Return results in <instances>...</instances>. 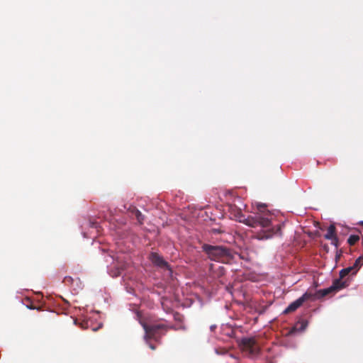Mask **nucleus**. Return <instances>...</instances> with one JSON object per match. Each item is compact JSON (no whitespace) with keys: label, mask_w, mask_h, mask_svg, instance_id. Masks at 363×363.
Here are the masks:
<instances>
[{"label":"nucleus","mask_w":363,"mask_h":363,"mask_svg":"<svg viewBox=\"0 0 363 363\" xmlns=\"http://www.w3.org/2000/svg\"><path fill=\"white\" fill-rule=\"evenodd\" d=\"M257 211L255 213L254 216L245 217L241 209L236 206L230 205L229 206V212L235 220L252 228H263L256 235L258 240L269 239L274 235L281 236L284 223H275L274 214L267 209L265 204L257 203Z\"/></svg>","instance_id":"obj_1"},{"label":"nucleus","mask_w":363,"mask_h":363,"mask_svg":"<svg viewBox=\"0 0 363 363\" xmlns=\"http://www.w3.org/2000/svg\"><path fill=\"white\" fill-rule=\"evenodd\" d=\"M201 249L208 259L223 264H233L239 256L238 253L225 245L203 244Z\"/></svg>","instance_id":"obj_2"},{"label":"nucleus","mask_w":363,"mask_h":363,"mask_svg":"<svg viewBox=\"0 0 363 363\" xmlns=\"http://www.w3.org/2000/svg\"><path fill=\"white\" fill-rule=\"evenodd\" d=\"M142 325L145 332V339L147 342L152 339L157 341L168 330V327L164 324H153L149 325L143 323Z\"/></svg>","instance_id":"obj_3"},{"label":"nucleus","mask_w":363,"mask_h":363,"mask_svg":"<svg viewBox=\"0 0 363 363\" xmlns=\"http://www.w3.org/2000/svg\"><path fill=\"white\" fill-rule=\"evenodd\" d=\"M316 300H318L317 291H313L312 290L308 289L300 298L291 303L284 310V313H292L301 307L303 303L306 301H315Z\"/></svg>","instance_id":"obj_4"},{"label":"nucleus","mask_w":363,"mask_h":363,"mask_svg":"<svg viewBox=\"0 0 363 363\" xmlns=\"http://www.w3.org/2000/svg\"><path fill=\"white\" fill-rule=\"evenodd\" d=\"M239 347L249 357L257 356L260 352V347L255 337L242 338L240 341Z\"/></svg>","instance_id":"obj_5"},{"label":"nucleus","mask_w":363,"mask_h":363,"mask_svg":"<svg viewBox=\"0 0 363 363\" xmlns=\"http://www.w3.org/2000/svg\"><path fill=\"white\" fill-rule=\"evenodd\" d=\"M150 259L155 265L160 268L170 269L168 262H166L162 257L156 252H152L150 255Z\"/></svg>","instance_id":"obj_6"},{"label":"nucleus","mask_w":363,"mask_h":363,"mask_svg":"<svg viewBox=\"0 0 363 363\" xmlns=\"http://www.w3.org/2000/svg\"><path fill=\"white\" fill-rule=\"evenodd\" d=\"M334 291L336 292L340 289H342L348 286L347 280H342V279H338L333 281L331 285Z\"/></svg>","instance_id":"obj_7"},{"label":"nucleus","mask_w":363,"mask_h":363,"mask_svg":"<svg viewBox=\"0 0 363 363\" xmlns=\"http://www.w3.org/2000/svg\"><path fill=\"white\" fill-rule=\"evenodd\" d=\"M336 235V228L334 224H331L327 230V233L324 235L325 239L331 240L334 238Z\"/></svg>","instance_id":"obj_8"},{"label":"nucleus","mask_w":363,"mask_h":363,"mask_svg":"<svg viewBox=\"0 0 363 363\" xmlns=\"http://www.w3.org/2000/svg\"><path fill=\"white\" fill-rule=\"evenodd\" d=\"M316 291H317V295H318V299H320V298L329 295L330 294L335 292L332 286H330V287H328L327 289L317 290Z\"/></svg>","instance_id":"obj_9"},{"label":"nucleus","mask_w":363,"mask_h":363,"mask_svg":"<svg viewBox=\"0 0 363 363\" xmlns=\"http://www.w3.org/2000/svg\"><path fill=\"white\" fill-rule=\"evenodd\" d=\"M357 273V271H354V269L352 266L348 267L346 268L342 269L340 272V279H344L345 277L348 275L349 274H355Z\"/></svg>","instance_id":"obj_10"},{"label":"nucleus","mask_w":363,"mask_h":363,"mask_svg":"<svg viewBox=\"0 0 363 363\" xmlns=\"http://www.w3.org/2000/svg\"><path fill=\"white\" fill-rule=\"evenodd\" d=\"M133 215L135 216L138 222L140 223V224H143V220H144V216L142 214V213L138 210V209H135L133 211Z\"/></svg>","instance_id":"obj_11"},{"label":"nucleus","mask_w":363,"mask_h":363,"mask_svg":"<svg viewBox=\"0 0 363 363\" xmlns=\"http://www.w3.org/2000/svg\"><path fill=\"white\" fill-rule=\"evenodd\" d=\"M363 264V255L359 257L354 262V264L352 265V267H354V271H358L359 269L360 268V267Z\"/></svg>","instance_id":"obj_12"},{"label":"nucleus","mask_w":363,"mask_h":363,"mask_svg":"<svg viewBox=\"0 0 363 363\" xmlns=\"http://www.w3.org/2000/svg\"><path fill=\"white\" fill-rule=\"evenodd\" d=\"M359 240V236L357 235H352L349 237L347 242L350 245H354L357 241Z\"/></svg>","instance_id":"obj_13"},{"label":"nucleus","mask_w":363,"mask_h":363,"mask_svg":"<svg viewBox=\"0 0 363 363\" xmlns=\"http://www.w3.org/2000/svg\"><path fill=\"white\" fill-rule=\"evenodd\" d=\"M63 282L66 285H72L74 282V279H72V277L67 276L64 278Z\"/></svg>","instance_id":"obj_14"},{"label":"nucleus","mask_w":363,"mask_h":363,"mask_svg":"<svg viewBox=\"0 0 363 363\" xmlns=\"http://www.w3.org/2000/svg\"><path fill=\"white\" fill-rule=\"evenodd\" d=\"M331 244L334 245L336 248L339 246V240L337 236H335L334 238L331 239Z\"/></svg>","instance_id":"obj_15"},{"label":"nucleus","mask_w":363,"mask_h":363,"mask_svg":"<svg viewBox=\"0 0 363 363\" xmlns=\"http://www.w3.org/2000/svg\"><path fill=\"white\" fill-rule=\"evenodd\" d=\"M81 327L82 328H88V322L85 321L81 323Z\"/></svg>","instance_id":"obj_16"},{"label":"nucleus","mask_w":363,"mask_h":363,"mask_svg":"<svg viewBox=\"0 0 363 363\" xmlns=\"http://www.w3.org/2000/svg\"><path fill=\"white\" fill-rule=\"evenodd\" d=\"M212 230L215 233H222V231L220 230H218V229H213Z\"/></svg>","instance_id":"obj_17"},{"label":"nucleus","mask_w":363,"mask_h":363,"mask_svg":"<svg viewBox=\"0 0 363 363\" xmlns=\"http://www.w3.org/2000/svg\"><path fill=\"white\" fill-rule=\"evenodd\" d=\"M149 347H150L152 350H155V345H153L152 344H150H150H149Z\"/></svg>","instance_id":"obj_18"},{"label":"nucleus","mask_w":363,"mask_h":363,"mask_svg":"<svg viewBox=\"0 0 363 363\" xmlns=\"http://www.w3.org/2000/svg\"><path fill=\"white\" fill-rule=\"evenodd\" d=\"M220 270L223 271L224 270L223 267H220Z\"/></svg>","instance_id":"obj_19"},{"label":"nucleus","mask_w":363,"mask_h":363,"mask_svg":"<svg viewBox=\"0 0 363 363\" xmlns=\"http://www.w3.org/2000/svg\"><path fill=\"white\" fill-rule=\"evenodd\" d=\"M215 328V326H211V330H213V328Z\"/></svg>","instance_id":"obj_20"},{"label":"nucleus","mask_w":363,"mask_h":363,"mask_svg":"<svg viewBox=\"0 0 363 363\" xmlns=\"http://www.w3.org/2000/svg\"><path fill=\"white\" fill-rule=\"evenodd\" d=\"M362 225H363V221L362 222Z\"/></svg>","instance_id":"obj_21"}]
</instances>
